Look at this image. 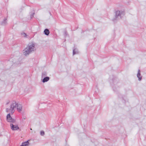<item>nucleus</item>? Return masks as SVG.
Returning a JSON list of instances; mask_svg holds the SVG:
<instances>
[{
    "label": "nucleus",
    "mask_w": 146,
    "mask_h": 146,
    "mask_svg": "<svg viewBox=\"0 0 146 146\" xmlns=\"http://www.w3.org/2000/svg\"><path fill=\"white\" fill-rule=\"evenodd\" d=\"M124 14V12L122 11H116L115 12V18L113 19V21H114L115 20H117L119 17L121 18V16L123 15Z\"/></svg>",
    "instance_id": "nucleus-4"
},
{
    "label": "nucleus",
    "mask_w": 146,
    "mask_h": 146,
    "mask_svg": "<svg viewBox=\"0 0 146 146\" xmlns=\"http://www.w3.org/2000/svg\"><path fill=\"white\" fill-rule=\"evenodd\" d=\"M28 140L26 141L25 142L22 143V145L20 146H28L29 144V141Z\"/></svg>",
    "instance_id": "nucleus-9"
},
{
    "label": "nucleus",
    "mask_w": 146,
    "mask_h": 146,
    "mask_svg": "<svg viewBox=\"0 0 146 146\" xmlns=\"http://www.w3.org/2000/svg\"><path fill=\"white\" fill-rule=\"evenodd\" d=\"M17 110L19 112H21L22 110V106L21 104L17 103Z\"/></svg>",
    "instance_id": "nucleus-5"
},
{
    "label": "nucleus",
    "mask_w": 146,
    "mask_h": 146,
    "mask_svg": "<svg viewBox=\"0 0 146 146\" xmlns=\"http://www.w3.org/2000/svg\"><path fill=\"white\" fill-rule=\"evenodd\" d=\"M49 77L48 76H46L44 77L43 79L42 82L43 83L47 82L49 80Z\"/></svg>",
    "instance_id": "nucleus-7"
},
{
    "label": "nucleus",
    "mask_w": 146,
    "mask_h": 146,
    "mask_svg": "<svg viewBox=\"0 0 146 146\" xmlns=\"http://www.w3.org/2000/svg\"><path fill=\"white\" fill-rule=\"evenodd\" d=\"M79 53V51L76 48H75L73 50V55H74L75 54H78Z\"/></svg>",
    "instance_id": "nucleus-10"
},
{
    "label": "nucleus",
    "mask_w": 146,
    "mask_h": 146,
    "mask_svg": "<svg viewBox=\"0 0 146 146\" xmlns=\"http://www.w3.org/2000/svg\"><path fill=\"white\" fill-rule=\"evenodd\" d=\"M44 33L45 35H48L50 33V31L48 29H45L44 31Z\"/></svg>",
    "instance_id": "nucleus-8"
},
{
    "label": "nucleus",
    "mask_w": 146,
    "mask_h": 146,
    "mask_svg": "<svg viewBox=\"0 0 146 146\" xmlns=\"http://www.w3.org/2000/svg\"><path fill=\"white\" fill-rule=\"evenodd\" d=\"M11 111V108H10V109H9V108H7L6 109V111H7V112H9V111Z\"/></svg>",
    "instance_id": "nucleus-15"
},
{
    "label": "nucleus",
    "mask_w": 146,
    "mask_h": 146,
    "mask_svg": "<svg viewBox=\"0 0 146 146\" xmlns=\"http://www.w3.org/2000/svg\"><path fill=\"white\" fill-rule=\"evenodd\" d=\"M9 102H8L7 103V104H9Z\"/></svg>",
    "instance_id": "nucleus-18"
},
{
    "label": "nucleus",
    "mask_w": 146,
    "mask_h": 146,
    "mask_svg": "<svg viewBox=\"0 0 146 146\" xmlns=\"http://www.w3.org/2000/svg\"><path fill=\"white\" fill-rule=\"evenodd\" d=\"M47 75V73L46 72H43L42 73V77H43L46 76Z\"/></svg>",
    "instance_id": "nucleus-11"
},
{
    "label": "nucleus",
    "mask_w": 146,
    "mask_h": 146,
    "mask_svg": "<svg viewBox=\"0 0 146 146\" xmlns=\"http://www.w3.org/2000/svg\"><path fill=\"white\" fill-rule=\"evenodd\" d=\"M21 35L22 36H23L25 37H26L27 35V34L24 32H22L21 33Z\"/></svg>",
    "instance_id": "nucleus-12"
},
{
    "label": "nucleus",
    "mask_w": 146,
    "mask_h": 146,
    "mask_svg": "<svg viewBox=\"0 0 146 146\" xmlns=\"http://www.w3.org/2000/svg\"><path fill=\"white\" fill-rule=\"evenodd\" d=\"M7 19H4L3 21V22L2 23V24L3 25H5L7 23L6 21Z\"/></svg>",
    "instance_id": "nucleus-13"
},
{
    "label": "nucleus",
    "mask_w": 146,
    "mask_h": 146,
    "mask_svg": "<svg viewBox=\"0 0 146 146\" xmlns=\"http://www.w3.org/2000/svg\"><path fill=\"white\" fill-rule=\"evenodd\" d=\"M40 134L42 136H43L44 135V132L43 131H41L40 132Z\"/></svg>",
    "instance_id": "nucleus-14"
},
{
    "label": "nucleus",
    "mask_w": 146,
    "mask_h": 146,
    "mask_svg": "<svg viewBox=\"0 0 146 146\" xmlns=\"http://www.w3.org/2000/svg\"><path fill=\"white\" fill-rule=\"evenodd\" d=\"M35 50V44L33 42L30 43L23 50V54L25 56H27L30 53L34 52Z\"/></svg>",
    "instance_id": "nucleus-1"
},
{
    "label": "nucleus",
    "mask_w": 146,
    "mask_h": 146,
    "mask_svg": "<svg viewBox=\"0 0 146 146\" xmlns=\"http://www.w3.org/2000/svg\"><path fill=\"white\" fill-rule=\"evenodd\" d=\"M68 35L67 34V32H66V31H65L64 32V35L65 36H66L67 35Z\"/></svg>",
    "instance_id": "nucleus-16"
},
{
    "label": "nucleus",
    "mask_w": 146,
    "mask_h": 146,
    "mask_svg": "<svg viewBox=\"0 0 146 146\" xmlns=\"http://www.w3.org/2000/svg\"><path fill=\"white\" fill-rule=\"evenodd\" d=\"M7 120L8 122L11 123L10 126L13 130H16L19 129V127L16 124L15 119H13L11 116L10 113L7 114Z\"/></svg>",
    "instance_id": "nucleus-2"
},
{
    "label": "nucleus",
    "mask_w": 146,
    "mask_h": 146,
    "mask_svg": "<svg viewBox=\"0 0 146 146\" xmlns=\"http://www.w3.org/2000/svg\"><path fill=\"white\" fill-rule=\"evenodd\" d=\"M30 130H32V129H31H31H30Z\"/></svg>",
    "instance_id": "nucleus-19"
},
{
    "label": "nucleus",
    "mask_w": 146,
    "mask_h": 146,
    "mask_svg": "<svg viewBox=\"0 0 146 146\" xmlns=\"http://www.w3.org/2000/svg\"><path fill=\"white\" fill-rule=\"evenodd\" d=\"M34 14V13H33L31 15L30 17L31 19H32L33 17Z\"/></svg>",
    "instance_id": "nucleus-17"
},
{
    "label": "nucleus",
    "mask_w": 146,
    "mask_h": 146,
    "mask_svg": "<svg viewBox=\"0 0 146 146\" xmlns=\"http://www.w3.org/2000/svg\"><path fill=\"white\" fill-rule=\"evenodd\" d=\"M137 77L138 78L139 80L140 81L141 79V76L140 71L139 70H138V73L137 75Z\"/></svg>",
    "instance_id": "nucleus-6"
},
{
    "label": "nucleus",
    "mask_w": 146,
    "mask_h": 146,
    "mask_svg": "<svg viewBox=\"0 0 146 146\" xmlns=\"http://www.w3.org/2000/svg\"><path fill=\"white\" fill-rule=\"evenodd\" d=\"M16 101L12 100L10 106L11 110V114H13L15 111L14 109L16 108L17 104Z\"/></svg>",
    "instance_id": "nucleus-3"
}]
</instances>
